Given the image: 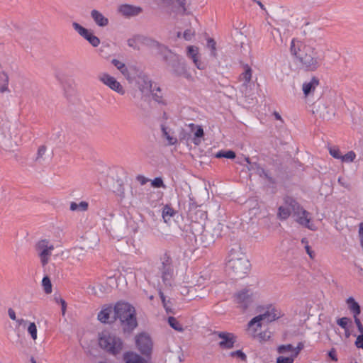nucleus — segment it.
I'll return each mask as SVG.
<instances>
[{"instance_id": "nucleus-47", "label": "nucleus", "mask_w": 363, "mask_h": 363, "mask_svg": "<svg viewBox=\"0 0 363 363\" xmlns=\"http://www.w3.org/2000/svg\"><path fill=\"white\" fill-rule=\"evenodd\" d=\"M230 355L232 357L237 356V357L241 358L242 360H245L246 359L245 354H244L241 350H237V351H235V352H232L230 353Z\"/></svg>"}, {"instance_id": "nucleus-38", "label": "nucleus", "mask_w": 363, "mask_h": 363, "mask_svg": "<svg viewBox=\"0 0 363 363\" xmlns=\"http://www.w3.org/2000/svg\"><path fill=\"white\" fill-rule=\"evenodd\" d=\"M330 155L335 158V159H340L341 158L342 155L340 151V149L336 146H332L329 147L328 148Z\"/></svg>"}, {"instance_id": "nucleus-2", "label": "nucleus", "mask_w": 363, "mask_h": 363, "mask_svg": "<svg viewBox=\"0 0 363 363\" xmlns=\"http://www.w3.org/2000/svg\"><path fill=\"white\" fill-rule=\"evenodd\" d=\"M113 318L120 320L124 331L131 332L138 326L135 309L127 302L118 301L115 304Z\"/></svg>"}, {"instance_id": "nucleus-33", "label": "nucleus", "mask_w": 363, "mask_h": 363, "mask_svg": "<svg viewBox=\"0 0 363 363\" xmlns=\"http://www.w3.org/2000/svg\"><path fill=\"white\" fill-rule=\"evenodd\" d=\"M27 331L33 340H37L38 329H37V326L34 322L29 323L28 328H27Z\"/></svg>"}, {"instance_id": "nucleus-11", "label": "nucleus", "mask_w": 363, "mask_h": 363, "mask_svg": "<svg viewBox=\"0 0 363 363\" xmlns=\"http://www.w3.org/2000/svg\"><path fill=\"white\" fill-rule=\"evenodd\" d=\"M128 44L130 47L138 50L144 47L148 48H158L160 47V45L157 41L143 35H136L130 38L128 40Z\"/></svg>"}, {"instance_id": "nucleus-8", "label": "nucleus", "mask_w": 363, "mask_h": 363, "mask_svg": "<svg viewBox=\"0 0 363 363\" xmlns=\"http://www.w3.org/2000/svg\"><path fill=\"white\" fill-rule=\"evenodd\" d=\"M161 278L165 285H171L174 279L172 259L169 252L165 251L160 257Z\"/></svg>"}, {"instance_id": "nucleus-32", "label": "nucleus", "mask_w": 363, "mask_h": 363, "mask_svg": "<svg viewBox=\"0 0 363 363\" xmlns=\"http://www.w3.org/2000/svg\"><path fill=\"white\" fill-rule=\"evenodd\" d=\"M337 324L341 327L344 330H347L350 328L352 320L347 317H343L337 320Z\"/></svg>"}, {"instance_id": "nucleus-40", "label": "nucleus", "mask_w": 363, "mask_h": 363, "mask_svg": "<svg viewBox=\"0 0 363 363\" xmlns=\"http://www.w3.org/2000/svg\"><path fill=\"white\" fill-rule=\"evenodd\" d=\"M301 242L305 244V249L307 252V254L309 255L311 259H314L315 257V253L311 250V247L308 245V241L306 238L302 239Z\"/></svg>"}, {"instance_id": "nucleus-3", "label": "nucleus", "mask_w": 363, "mask_h": 363, "mask_svg": "<svg viewBox=\"0 0 363 363\" xmlns=\"http://www.w3.org/2000/svg\"><path fill=\"white\" fill-rule=\"evenodd\" d=\"M250 266L248 259L240 249H232L230 251L226 263L230 274L242 278L249 272Z\"/></svg>"}, {"instance_id": "nucleus-20", "label": "nucleus", "mask_w": 363, "mask_h": 363, "mask_svg": "<svg viewBox=\"0 0 363 363\" xmlns=\"http://www.w3.org/2000/svg\"><path fill=\"white\" fill-rule=\"evenodd\" d=\"M113 313V308L111 306H106L103 308L101 311L98 313V320L104 323H108L111 322L113 318V315H111Z\"/></svg>"}, {"instance_id": "nucleus-51", "label": "nucleus", "mask_w": 363, "mask_h": 363, "mask_svg": "<svg viewBox=\"0 0 363 363\" xmlns=\"http://www.w3.org/2000/svg\"><path fill=\"white\" fill-rule=\"evenodd\" d=\"M328 355L329 357L331 358L332 360L333 361H337V354H336V351L335 349H332L329 352H328Z\"/></svg>"}, {"instance_id": "nucleus-12", "label": "nucleus", "mask_w": 363, "mask_h": 363, "mask_svg": "<svg viewBox=\"0 0 363 363\" xmlns=\"http://www.w3.org/2000/svg\"><path fill=\"white\" fill-rule=\"evenodd\" d=\"M135 345L138 350L145 356H150L152 350V342L150 335L141 333L135 336Z\"/></svg>"}, {"instance_id": "nucleus-27", "label": "nucleus", "mask_w": 363, "mask_h": 363, "mask_svg": "<svg viewBox=\"0 0 363 363\" xmlns=\"http://www.w3.org/2000/svg\"><path fill=\"white\" fill-rule=\"evenodd\" d=\"M89 203L86 201H81L79 203L72 202L70 203V210L72 211H86L88 210Z\"/></svg>"}, {"instance_id": "nucleus-24", "label": "nucleus", "mask_w": 363, "mask_h": 363, "mask_svg": "<svg viewBox=\"0 0 363 363\" xmlns=\"http://www.w3.org/2000/svg\"><path fill=\"white\" fill-rule=\"evenodd\" d=\"M346 303L350 312L352 313L353 317L359 316L361 313V309L359 303L354 300L353 297H349L346 300Z\"/></svg>"}, {"instance_id": "nucleus-52", "label": "nucleus", "mask_w": 363, "mask_h": 363, "mask_svg": "<svg viewBox=\"0 0 363 363\" xmlns=\"http://www.w3.org/2000/svg\"><path fill=\"white\" fill-rule=\"evenodd\" d=\"M119 71L121 72V74L126 78H128L129 77V72H128V68L127 67L125 66V65H123V68H121V69H119Z\"/></svg>"}, {"instance_id": "nucleus-5", "label": "nucleus", "mask_w": 363, "mask_h": 363, "mask_svg": "<svg viewBox=\"0 0 363 363\" xmlns=\"http://www.w3.org/2000/svg\"><path fill=\"white\" fill-rule=\"evenodd\" d=\"M304 345L300 342L296 347L291 344L278 346L277 351L279 356L277 358V363H294L296 357L303 349Z\"/></svg>"}, {"instance_id": "nucleus-15", "label": "nucleus", "mask_w": 363, "mask_h": 363, "mask_svg": "<svg viewBox=\"0 0 363 363\" xmlns=\"http://www.w3.org/2000/svg\"><path fill=\"white\" fill-rule=\"evenodd\" d=\"M215 334L220 339L218 345L220 348L229 350L233 347L236 342V336L231 333L217 332Z\"/></svg>"}, {"instance_id": "nucleus-10", "label": "nucleus", "mask_w": 363, "mask_h": 363, "mask_svg": "<svg viewBox=\"0 0 363 363\" xmlns=\"http://www.w3.org/2000/svg\"><path fill=\"white\" fill-rule=\"evenodd\" d=\"M255 298V293L250 289H243L233 296L234 302L238 307L245 310L253 302Z\"/></svg>"}, {"instance_id": "nucleus-49", "label": "nucleus", "mask_w": 363, "mask_h": 363, "mask_svg": "<svg viewBox=\"0 0 363 363\" xmlns=\"http://www.w3.org/2000/svg\"><path fill=\"white\" fill-rule=\"evenodd\" d=\"M46 152V147L44 145L40 146L38 150V158L42 157Z\"/></svg>"}, {"instance_id": "nucleus-55", "label": "nucleus", "mask_w": 363, "mask_h": 363, "mask_svg": "<svg viewBox=\"0 0 363 363\" xmlns=\"http://www.w3.org/2000/svg\"><path fill=\"white\" fill-rule=\"evenodd\" d=\"M179 3V6L182 8L183 13L186 11V0H177Z\"/></svg>"}, {"instance_id": "nucleus-50", "label": "nucleus", "mask_w": 363, "mask_h": 363, "mask_svg": "<svg viewBox=\"0 0 363 363\" xmlns=\"http://www.w3.org/2000/svg\"><path fill=\"white\" fill-rule=\"evenodd\" d=\"M137 180L140 182L141 185H144L148 182V179L143 175L138 176Z\"/></svg>"}, {"instance_id": "nucleus-44", "label": "nucleus", "mask_w": 363, "mask_h": 363, "mask_svg": "<svg viewBox=\"0 0 363 363\" xmlns=\"http://www.w3.org/2000/svg\"><path fill=\"white\" fill-rule=\"evenodd\" d=\"M354 345L358 349L363 350V333H361L359 335H357L356 340L354 342Z\"/></svg>"}, {"instance_id": "nucleus-62", "label": "nucleus", "mask_w": 363, "mask_h": 363, "mask_svg": "<svg viewBox=\"0 0 363 363\" xmlns=\"http://www.w3.org/2000/svg\"><path fill=\"white\" fill-rule=\"evenodd\" d=\"M31 362L32 363H36L35 360L33 358L31 359Z\"/></svg>"}, {"instance_id": "nucleus-6", "label": "nucleus", "mask_w": 363, "mask_h": 363, "mask_svg": "<svg viewBox=\"0 0 363 363\" xmlns=\"http://www.w3.org/2000/svg\"><path fill=\"white\" fill-rule=\"evenodd\" d=\"M99 345L102 349L112 354L119 353L123 348V342L121 338L108 331H103L100 333Z\"/></svg>"}, {"instance_id": "nucleus-25", "label": "nucleus", "mask_w": 363, "mask_h": 363, "mask_svg": "<svg viewBox=\"0 0 363 363\" xmlns=\"http://www.w3.org/2000/svg\"><path fill=\"white\" fill-rule=\"evenodd\" d=\"M244 72L240 75L239 80L243 82V85L247 86L250 82L252 76V70L248 65L243 67Z\"/></svg>"}, {"instance_id": "nucleus-46", "label": "nucleus", "mask_w": 363, "mask_h": 363, "mask_svg": "<svg viewBox=\"0 0 363 363\" xmlns=\"http://www.w3.org/2000/svg\"><path fill=\"white\" fill-rule=\"evenodd\" d=\"M353 318L358 331L359 332L360 334L363 333V325L359 318H358V316H354Z\"/></svg>"}, {"instance_id": "nucleus-30", "label": "nucleus", "mask_w": 363, "mask_h": 363, "mask_svg": "<svg viewBox=\"0 0 363 363\" xmlns=\"http://www.w3.org/2000/svg\"><path fill=\"white\" fill-rule=\"evenodd\" d=\"M0 80L2 81V84L0 85V92L4 93L5 91H9L8 84H9V77L7 74L0 70Z\"/></svg>"}, {"instance_id": "nucleus-61", "label": "nucleus", "mask_w": 363, "mask_h": 363, "mask_svg": "<svg viewBox=\"0 0 363 363\" xmlns=\"http://www.w3.org/2000/svg\"><path fill=\"white\" fill-rule=\"evenodd\" d=\"M245 161H246L247 163H250V159H249V157H245Z\"/></svg>"}, {"instance_id": "nucleus-4", "label": "nucleus", "mask_w": 363, "mask_h": 363, "mask_svg": "<svg viewBox=\"0 0 363 363\" xmlns=\"http://www.w3.org/2000/svg\"><path fill=\"white\" fill-rule=\"evenodd\" d=\"M281 316V312L272 306L262 314L253 318L247 324V334L255 338L260 330L264 322L269 323L278 319Z\"/></svg>"}, {"instance_id": "nucleus-36", "label": "nucleus", "mask_w": 363, "mask_h": 363, "mask_svg": "<svg viewBox=\"0 0 363 363\" xmlns=\"http://www.w3.org/2000/svg\"><path fill=\"white\" fill-rule=\"evenodd\" d=\"M356 158V154L354 151H350L345 155L342 156L340 160L343 162H352Z\"/></svg>"}, {"instance_id": "nucleus-22", "label": "nucleus", "mask_w": 363, "mask_h": 363, "mask_svg": "<svg viewBox=\"0 0 363 363\" xmlns=\"http://www.w3.org/2000/svg\"><path fill=\"white\" fill-rule=\"evenodd\" d=\"M123 359L125 363H147L139 354L133 352L124 353Z\"/></svg>"}, {"instance_id": "nucleus-59", "label": "nucleus", "mask_w": 363, "mask_h": 363, "mask_svg": "<svg viewBox=\"0 0 363 363\" xmlns=\"http://www.w3.org/2000/svg\"><path fill=\"white\" fill-rule=\"evenodd\" d=\"M345 334L347 337H349L350 335V328H347V330H345Z\"/></svg>"}, {"instance_id": "nucleus-64", "label": "nucleus", "mask_w": 363, "mask_h": 363, "mask_svg": "<svg viewBox=\"0 0 363 363\" xmlns=\"http://www.w3.org/2000/svg\"><path fill=\"white\" fill-rule=\"evenodd\" d=\"M289 353H286L284 355L287 357V356H289Z\"/></svg>"}, {"instance_id": "nucleus-31", "label": "nucleus", "mask_w": 363, "mask_h": 363, "mask_svg": "<svg viewBox=\"0 0 363 363\" xmlns=\"http://www.w3.org/2000/svg\"><path fill=\"white\" fill-rule=\"evenodd\" d=\"M42 286H43V290L45 294H50L52 293V286L50 279L48 276H45L43 278Z\"/></svg>"}, {"instance_id": "nucleus-42", "label": "nucleus", "mask_w": 363, "mask_h": 363, "mask_svg": "<svg viewBox=\"0 0 363 363\" xmlns=\"http://www.w3.org/2000/svg\"><path fill=\"white\" fill-rule=\"evenodd\" d=\"M216 43L215 42V40L212 38H208V41H207V46L211 50V52H212V55L213 56H216Z\"/></svg>"}, {"instance_id": "nucleus-19", "label": "nucleus", "mask_w": 363, "mask_h": 363, "mask_svg": "<svg viewBox=\"0 0 363 363\" xmlns=\"http://www.w3.org/2000/svg\"><path fill=\"white\" fill-rule=\"evenodd\" d=\"M190 130L194 133V138L193 143L196 145H199L201 143V138L204 135V131L201 125H196L194 123H189L187 125Z\"/></svg>"}, {"instance_id": "nucleus-18", "label": "nucleus", "mask_w": 363, "mask_h": 363, "mask_svg": "<svg viewBox=\"0 0 363 363\" xmlns=\"http://www.w3.org/2000/svg\"><path fill=\"white\" fill-rule=\"evenodd\" d=\"M288 199H294L289 196L284 198V204L283 206H279L278 208L277 217L280 220H286L293 212V210L291 209V206L289 205L287 202Z\"/></svg>"}, {"instance_id": "nucleus-48", "label": "nucleus", "mask_w": 363, "mask_h": 363, "mask_svg": "<svg viewBox=\"0 0 363 363\" xmlns=\"http://www.w3.org/2000/svg\"><path fill=\"white\" fill-rule=\"evenodd\" d=\"M112 64L119 70L121 68L123 67V65H125L123 62L116 60L113 59L112 60Z\"/></svg>"}, {"instance_id": "nucleus-14", "label": "nucleus", "mask_w": 363, "mask_h": 363, "mask_svg": "<svg viewBox=\"0 0 363 363\" xmlns=\"http://www.w3.org/2000/svg\"><path fill=\"white\" fill-rule=\"evenodd\" d=\"M72 27L79 35L86 39L92 46L97 47L100 44L99 38L94 35L91 30L84 28L77 22L72 23Z\"/></svg>"}, {"instance_id": "nucleus-58", "label": "nucleus", "mask_w": 363, "mask_h": 363, "mask_svg": "<svg viewBox=\"0 0 363 363\" xmlns=\"http://www.w3.org/2000/svg\"><path fill=\"white\" fill-rule=\"evenodd\" d=\"M160 297H161V299L163 302V304H164V306L165 307V297L164 296V294L162 293H160Z\"/></svg>"}, {"instance_id": "nucleus-37", "label": "nucleus", "mask_w": 363, "mask_h": 363, "mask_svg": "<svg viewBox=\"0 0 363 363\" xmlns=\"http://www.w3.org/2000/svg\"><path fill=\"white\" fill-rule=\"evenodd\" d=\"M271 337L270 332L269 331H263L257 333V335L255 338H257L258 340L261 342H266L269 340Z\"/></svg>"}, {"instance_id": "nucleus-28", "label": "nucleus", "mask_w": 363, "mask_h": 363, "mask_svg": "<svg viewBox=\"0 0 363 363\" xmlns=\"http://www.w3.org/2000/svg\"><path fill=\"white\" fill-rule=\"evenodd\" d=\"M162 132L163 137L167 140V144L169 145H173L177 143V138L173 135H171L167 131V128L164 125L162 126Z\"/></svg>"}, {"instance_id": "nucleus-9", "label": "nucleus", "mask_w": 363, "mask_h": 363, "mask_svg": "<svg viewBox=\"0 0 363 363\" xmlns=\"http://www.w3.org/2000/svg\"><path fill=\"white\" fill-rule=\"evenodd\" d=\"M35 249L40 258L42 266H46L50 262L52 251L55 249L54 245L47 239H42L36 242Z\"/></svg>"}, {"instance_id": "nucleus-26", "label": "nucleus", "mask_w": 363, "mask_h": 363, "mask_svg": "<svg viewBox=\"0 0 363 363\" xmlns=\"http://www.w3.org/2000/svg\"><path fill=\"white\" fill-rule=\"evenodd\" d=\"M138 83L139 89L143 93H147L152 91V84L147 77H140Z\"/></svg>"}, {"instance_id": "nucleus-1", "label": "nucleus", "mask_w": 363, "mask_h": 363, "mask_svg": "<svg viewBox=\"0 0 363 363\" xmlns=\"http://www.w3.org/2000/svg\"><path fill=\"white\" fill-rule=\"evenodd\" d=\"M290 52L300 63L303 69L315 72L325 60V52L320 45L313 40L301 41L293 38L290 44Z\"/></svg>"}, {"instance_id": "nucleus-7", "label": "nucleus", "mask_w": 363, "mask_h": 363, "mask_svg": "<svg viewBox=\"0 0 363 363\" xmlns=\"http://www.w3.org/2000/svg\"><path fill=\"white\" fill-rule=\"evenodd\" d=\"M287 202L291 206L293 210V216L295 217V220L301 225L308 228L311 230H315L316 227L314 224L311 223V214L306 211L301 205L294 199H288Z\"/></svg>"}, {"instance_id": "nucleus-35", "label": "nucleus", "mask_w": 363, "mask_h": 363, "mask_svg": "<svg viewBox=\"0 0 363 363\" xmlns=\"http://www.w3.org/2000/svg\"><path fill=\"white\" fill-rule=\"evenodd\" d=\"M168 323L170 325V326L174 328V330L177 331H182L183 328L181 325V324L177 321V320L174 317H169L168 318Z\"/></svg>"}, {"instance_id": "nucleus-16", "label": "nucleus", "mask_w": 363, "mask_h": 363, "mask_svg": "<svg viewBox=\"0 0 363 363\" xmlns=\"http://www.w3.org/2000/svg\"><path fill=\"white\" fill-rule=\"evenodd\" d=\"M320 81L318 77H313L309 81L303 82L302 85V90L306 97L313 95L318 86Z\"/></svg>"}, {"instance_id": "nucleus-23", "label": "nucleus", "mask_w": 363, "mask_h": 363, "mask_svg": "<svg viewBox=\"0 0 363 363\" xmlns=\"http://www.w3.org/2000/svg\"><path fill=\"white\" fill-rule=\"evenodd\" d=\"M187 55L191 58L196 67L199 69H202L201 64L199 60V48L197 47L190 45L187 48Z\"/></svg>"}, {"instance_id": "nucleus-45", "label": "nucleus", "mask_w": 363, "mask_h": 363, "mask_svg": "<svg viewBox=\"0 0 363 363\" xmlns=\"http://www.w3.org/2000/svg\"><path fill=\"white\" fill-rule=\"evenodd\" d=\"M194 31L191 29H187L184 32L183 37L186 40H190L194 36Z\"/></svg>"}, {"instance_id": "nucleus-53", "label": "nucleus", "mask_w": 363, "mask_h": 363, "mask_svg": "<svg viewBox=\"0 0 363 363\" xmlns=\"http://www.w3.org/2000/svg\"><path fill=\"white\" fill-rule=\"evenodd\" d=\"M8 314H9V318L11 320H16L17 319L16 315V312L14 311L13 309L9 308L8 311Z\"/></svg>"}, {"instance_id": "nucleus-54", "label": "nucleus", "mask_w": 363, "mask_h": 363, "mask_svg": "<svg viewBox=\"0 0 363 363\" xmlns=\"http://www.w3.org/2000/svg\"><path fill=\"white\" fill-rule=\"evenodd\" d=\"M338 183L345 188H350V184L347 182H345L344 179L341 177L338 179Z\"/></svg>"}, {"instance_id": "nucleus-57", "label": "nucleus", "mask_w": 363, "mask_h": 363, "mask_svg": "<svg viewBox=\"0 0 363 363\" xmlns=\"http://www.w3.org/2000/svg\"><path fill=\"white\" fill-rule=\"evenodd\" d=\"M16 323H17V324H18V325H22L25 324V323L27 322L26 320H24V319H23V318H17V319L16 320Z\"/></svg>"}, {"instance_id": "nucleus-63", "label": "nucleus", "mask_w": 363, "mask_h": 363, "mask_svg": "<svg viewBox=\"0 0 363 363\" xmlns=\"http://www.w3.org/2000/svg\"><path fill=\"white\" fill-rule=\"evenodd\" d=\"M180 35H181V33H178L177 36L180 37Z\"/></svg>"}, {"instance_id": "nucleus-13", "label": "nucleus", "mask_w": 363, "mask_h": 363, "mask_svg": "<svg viewBox=\"0 0 363 363\" xmlns=\"http://www.w3.org/2000/svg\"><path fill=\"white\" fill-rule=\"evenodd\" d=\"M98 79L101 83L118 94L121 95H123L125 94V90L121 83L108 73L104 72L99 74Z\"/></svg>"}, {"instance_id": "nucleus-60", "label": "nucleus", "mask_w": 363, "mask_h": 363, "mask_svg": "<svg viewBox=\"0 0 363 363\" xmlns=\"http://www.w3.org/2000/svg\"><path fill=\"white\" fill-rule=\"evenodd\" d=\"M275 116L277 119H281V116L279 115V113H275Z\"/></svg>"}, {"instance_id": "nucleus-34", "label": "nucleus", "mask_w": 363, "mask_h": 363, "mask_svg": "<svg viewBox=\"0 0 363 363\" xmlns=\"http://www.w3.org/2000/svg\"><path fill=\"white\" fill-rule=\"evenodd\" d=\"M235 153L233 150L228 151H219L216 154V158H228V159H234L235 157Z\"/></svg>"}, {"instance_id": "nucleus-39", "label": "nucleus", "mask_w": 363, "mask_h": 363, "mask_svg": "<svg viewBox=\"0 0 363 363\" xmlns=\"http://www.w3.org/2000/svg\"><path fill=\"white\" fill-rule=\"evenodd\" d=\"M151 92H152V94L154 96V98H155V100L156 101H157L158 103H162V104H164V99H162V95L160 94H158L157 92H159L160 94L161 92V89L160 87H157V88H154L153 89H152V91H150Z\"/></svg>"}, {"instance_id": "nucleus-56", "label": "nucleus", "mask_w": 363, "mask_h": 363, "mask_svg": "<svg viewBox=\"0 0 363 363\" xmlns=\"http://www.w3.org/2000/svg\"><path fill=\"white\" fill-rule=\"evenodd\" d=\"M183 69H184V67H182ZM179 75H181V76H183L184 77L186 78V79H191V76L190 74L187 73L186 72V70H184V72L182 73H180V74H178Z\"/></svg>"}, {"instance_id": "nucleus-21", "label": "nucleus", "mask_w": 363, "mask_h": 363, "mask_svg": "<svg viewBox=\"0 0 363 363\" xmlns=\"http://www.w3.org/2000/svg\"><path fill=\"white\" fill-rule=\"evenodd\" d=\"M91 16L96 25L101 27H104L108 25V20L101 12L97 10H92Z\"/></svg>"}, {"instance_id": "nucleus-43", "label": "nucleus", "mask_w": 363, "mask_h": 363, "mask_svg": "<svg viewBox=\"0 0 363 363\" xmlns=\"http://www.w3.org/2000/svg\"><path fill=\"white\" fill-rule=\"evenodd\" d=\"M55 301L57 303H60L61 305L62 315V316H64L65 315L66 310H67L66 301L62 298H55Z\"/></svg>"}, {"instance_id": "nucleus-17", "label": "nucleus", "mask_w": 363, "mask_h": 363, "mask_svg": "<svg viewBox=\"0 0 363 363\" xmlns=\"http://www.w3.org/2000/svg\"><path fill=\"white\" fill-rule=\"evenodd\" d=\"M118 10L119 13L125 17L138 16L142 12L141 7L130 4H122L119 6Z\"/></svg>"}, {"instance_id": "nucleus-29", "label": "nucleus", "mask_w": 363, "mask_h": 363, "mask_svg": "<svg viewBox=\"0 0 363 363\" xmlns=\"http://www.w3.org/2000/svg\"><path fill=\"white\" fill-rule=\"evenodd\" d=\"M175 211L168 205L164 206L162 210V218L165 223L174 216Z\"/></svg>"}, {"instance_id": "nucleus-41", "label": "nucleus", "mask_w": 363, "mask_h": 363, "mask_svg": "<svg viewBox=\"0 0 363 363\" xmlns=\"http://www.w3.org/2000/svg\"><path fill=\"white\" fill-rule=\"evenodd\" d=\"M151 184L155 188L165 187L161 177H156L152 182Z\"/></svg>"}]
</instances>
